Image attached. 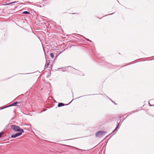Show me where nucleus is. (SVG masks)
Listing matches in <instances>:
<instances>
[{
    "instance_id": "1",
    "label": "nucleus",
    "mask_w": 154,
    "mask_h": 154,
    "mask_svg": "<svg viewBox=\"0 0 154 154\" xmlns=\"http://www.w3.org/2000/svg\"><path fill=\"white\" fill-rule=\"evenodd\" d=\"M11 128L14 131H22L24 132L23 129L20 128L18 126H17L15 125H12L11 126Z\"/></svg>"
},
{
    "instance_id": "2",
    "label": "nucleus",
    "mask_w": 154,
    "mask_h": 154,
    "mask_svg": "<svg viewBox=\"0 0 154 154\" xmlns=\"http://www.w3.org/2000/svg\"><path fill=\"white\" fill-rule=\"evenodd\" d=\"M106 132L103 131H100L97 132L96 134V136L98 137H101Z\"/></svg>"
},
{
    "instance_id": "3",
    "label": "nucleus",
    "mask_w": 154,
    "mask_h": 154,
    "mask_svg": "<svg viewBox=\"0 0 154 154\" xmlns=\"http://www.w3.org/2000/svg\"><path fill=\"white\" fill-rule=\"evenodd\" d=\"M18 103H19L18 102H15L14 103H13L12 104H11V105H8L7 106L4 107L2 108V109H3L5 108L6 107H7L11 106H16L17 105V104Z\"/></svg>"
},
{
    "instance_id": "4",
    "label": "nucleus",
    "mask_w": 154,
    "mask_h": 154,
    "mask_svg": "<svg viewBox=\"0 0 154 154\" xmlns=\"http://www.w3.org/2000/svg\"><path fill=\"white\" fill-rule=\"evenodd\" d=\"M119 122H117V124L116 127V128H115V129L112 131V133L116 131V129H117V128H118V127H119Z\"/></svg>"
},
{
    "instance_id": "5",
    "label": "nucleus",
    "mask_w": 154,
    "mask_h": 154,
    "mask_svg": "<svg viewBox=\"0 0 154 154\" xmlns=\"http://www.w3.org/2000/svg\"><path fill=\"white\" fill-rule=\"evenodd\" d=\"M65 105H66L63 103H58V106L59 107H61L62 106H64ZM66 105H67V104H66Z\"/></svg>"
},
{
    "instance_id": "6",
    "label": "nucleus",
    "mask_w": 154,
    "mask_h": 154,
    "mask_svg": "<svg viewBox=\"0 0 154 154\" xmlns=\"http://www.w3.org/2000/svg\"><path fill=\"white\" fill-rule=\"evenodd\" d=\"M19 132L16 133L17 135V137L19 136L20 135H21L22 134V133L24 132H22V131H19Z\"/></svg>"
},
{
    "instance_id": "7",
    "label": "nucleus",
    "mask_w": 154,
    "mask_h": 154,
    "mask_svg": "<svg viewBox=\"0 0 154 154\" xmlns=\"http://www.w3.org/2000/svg\"><path fill=\"white\" fill-rule=\"evenodd\" d=\"M18 1H14V2H10L9 3H7V4H6V5H11V4H14V3H17V2H18Z\"/></svg>"
},
{
    "instance_id": "8",
    "label": "nucleus",
    "mask_w": 154,
    "mask_h": 154,
    "mask_svg": "<svg viewBox=\"0 0 154 154\" xmlns=\"http://www.w3.org/2000/svg\"><path fill=\"white\" fill-rule=\"evenodd\" d=\"M11 137L12 138H14L16 137H18L17 136L16 134H13L11 135Z\"/></svg>"
},
{
    "instance_id": "9",
    "label": "nucleus",
    "mask_w": 154,
    "mask_h": 154,
    "mask_svg": "<svg viewBox=\"0 0 154 154\" xmlns=\"http://www.w3.org/2000/svg\"><path fill=\"white\" fill-rule=\"evenodd\" d=\"M23 14H30V12H29L26 11L23 12Z\"/></svg>"
},
{
    "instance_id": "10",
    "label": "nucleus",
    "mask_w": 154,
    "mask_h": 154,
    "mask_svg": "<svg viewBox=\"0 0 154 154\" xmlns=\"http://www.w3.org/2000/svg\"><path fill=\"white\" fill-rule=\"evenodd\" d=\"M50 57H51V58H53L54 57V54L53 53H50Z\"/></svg>"
},
{
    "instance_id": "11",
    "label": "nucleus",
    "mask_w": 154,
    "mask_h": 154,
    "mask_svg": "<svg viewBox=\"0 0 154 154\" xmlns=\"http://www.w3.org/2000/svg\"><path fill=\"white\" fill-rule=\"evenodd\" d=\"M4 132H2L0 133V138L2 137V136Z\"/></svg>"
},
{
    "instance_id": "12",
    "label": "nucleus",
    "mask_w": 154,
    "mask_h": 154,
    "mask_svg": "<svg viewBox=\"0 0 154 154\" xmlns=\"http://www.w3.org/2000/svg\"><path fill=\"white\" fill-rule=\"evenodd\" d=\"M85 38L86 39V40L88 41H90L91 42V41L90 40H89L88 39V38Z\"/></svg>"
},
{
    "instance_id": "13",
    "label": "nucleus",
    "mask_w": 154,
    "mask_h": 154,
    "mask_svg": "<svg viewBox=\"0 0 154 154\" xmlns=\"http://www.w3.org/2000/svg\"><path fill=\"white\" fill-rule=\"evenodd\" d=\"M149 105L150 106H154V105H152L151 104H150L149 103Z\"/></svg>"
},
{
    "instance_id": "14",
    "label": "nucleus",
    "mask_w": 154,
    "mask_h": 154,
    "mask_svg": "<svg viewBox=\"0 0 154 154\" xmlns=\"http://www.w3.org/2000/svg\"><path fill=\"white\" fill-rule=\"evenodd\" d=\"M49 63H47V66L49 65Z\"/></svg>"
},
{
    "instance_id": "15",
    "label": "nucleus",
    "mask_w": 154,
    "mask_h": 154,
    "mask_svg": "<svg viewBox=\"0 0 154 154\" xmlns=\"http://www.w3.org/2000/svg\"><path fill=\"white\" fill-rule=\"evenodd\" d=\"M112 102L113 103H115V104H116V103H115V102H113V101H112Z\"/></svg>"
},
{
    "instance_id": "16",
    "label": "nucleus",
    "mask_w": 154,
    "mask_h": 154,
    "mask_svg": "<svg viewBox=\"0 0 154 154\" xmlns=\"http://www.w3.org/2000/svg\"><path fill=\"white\" fill-rule=\"evenodd\" d=\"M119 117V118H121V117H122V116H120Z\"/></svg>"
}]
</instances>
